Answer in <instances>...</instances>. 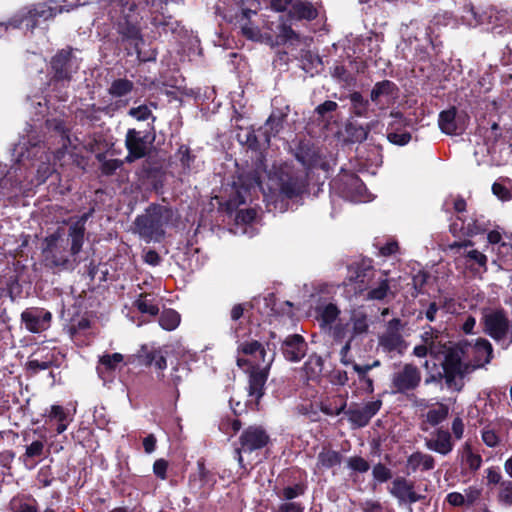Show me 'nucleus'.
I'll return each instance as SVG.
<instances>
[{
  "label": "nucleus",
  "mask_w": 512,
  "mask_h": 512,
  "mask_svg": "<svg viewBox=\"0 0 512 512\" xmlns=\"http://www.w3.org/2000/svg\"><path fill=\"white\" fill-rule=\"evenodd\" d=\"M279 512H304V506L299 502H284L279 506Z\"/></svg>",
  "instance_id": "60"
},
{
  "label": "nucleus",
  "mask_w": 512,
  "mask_h": 512,
  "mask_svg": "<svg viewBox=\"0 0 512 512\" xmlns=\"http://www.w3.org/2000/svg\"><path fill=\"white\" fill-rule=\"evenodd\" d=\"M482 322L484 332L500 342L507 336L510 337L511 322L503 309H486L483 311Z\"/></svg>",
  "instance_id": "6"
},
{
  "label": "nucleus",
  "mask_w": 512,
  "mask_h": 512,
  "mask_svg": "<svg viewBox=\"0 0 512 512\" xmlns=\"http://www.w3.org/2000/svg\"><path fill=\"white\" fill-rule=\"evenodd\" d=\"M331 187L344 199L351 202H368L372 200L362 180L354 173L342 172L331 182Z\"/></svg>",
  "instance_id": "4"
},
{
  "label": "nucleus",
  "mask_w": 512,
  "mask_h": 512,
  "mask_svg": "<svg viewBox=\"0 0 512 512\" xmlns=\"http://www.w3.org/2000/svg\"><path fill=\"white\" fill-rule=\"evenodd\" d=\"M152 141L153 138H150L149 135L135 129H129L125 139V145L128 150V154L125 157L126 162L131 163L136 159L145 157Z\"/></svg>",
  "instance_id": "11"
},
{
  "label": "nucleus",
  "mask_w": 512,
  "mask_h": 512,
  "mask_svg": "<svg viewBox=\"0 0 512 512\" xmlns=\"http://www.w3.org/2000/svg\"><path fill=\"white\" fill-rule=\"evenodd\" d=\"M340 314V310L333 303L319 305L316 308V319L322 329H328L332 334L334 327L333 323L336 321Z\"/></svg>",
  "instance_id": "26"
},
{
  "label": "nucleus",
  "mask_w": 512,
  "mask_h": 512,
  "mask_svg": "<svg viewBox=\"0 0 512 512\" xmlns=\"http://www.w3.org/2000/svg\"><path fill=\"white\" fill-rule=\"evenodd\" d=\"M282 349L286 359L298 362L305 356L307 345L302 336L294 334L286 337Z\"/></svg>",
  "instance_id": "21"
},
{
  "label": "nucleus",
  "mask_w": 512,
  "mask_h": 512,
  "mask_svg": "<svg viewBox=\"0 0 512 512\" xmlns=\"http://www.w3.org/2000/svg\"><path fill=\"white\" fill-rule=\"evenodd\" d=\"M435 466V460L430 454L422 452L412 453L406 463L408 473H414L417 470L429 471Z\"/></svg>",
  "instance_id": "27"
},
{
  "label": "nucleus",
  "mask_w": 512,
  "mask_h": 512,
  "mask_svg": "<svg viewBox=\"0 0 512 512\" xmlns=\"http://www.w3.org/2000/svg\"><path fill=\"white\" fill-rule=\"evenodd\" d=\"M382 406L381 400L370 401L363 406H357L350 408L346 414L348 420L354 427L366 426L370 419L380 410Z\"/></svg>",
  "instance_id": "16"
},
{
  "label": "nucleus",
  "mask_w": 512,
  "mask_h": 512,
  "mask_svg": "<svg viewBox=\"0 0 512 512\" xmlns=\"http://www.w3.org/2000/svg\"><path fill=\"white\" fill-rule=\"evenodd\" d=\"M53 363V355L46 354L45 357H39V352L33 354V358H31L28 363V369L32 372L36 373L40 370L48 369Z\"/></svg>",
  "instance_id": "43"
},
{
  "label": "nucleus",
  "mask_w": 512,
  "mask_h": 512,
  "mask_svg": "<svg viewBox=\"0 0 512 512\" xmlns=\"http://www.w3.org/2000/svg\"><path fill=\"white\" fill-rule=\"evenodd\" d=\"M337 107H338V105L336 102L328 100V101H325L324 103L320 104L316 108V111L319 115L324 116L328 112L335 111L337 109Z\"/></svg>",
  "instance_id": "62"
},
{
  "label": "nucleus",
  "mask_w": 512,
  "mask_h": 512,
  "mask_svg": "<svg viewBox=\"0 0 512 512\" xmlns=\"http://www.w3.org/2000/svg\"><path fill=\"white\" fill-rule=\"evenodd\" d=\"M390 116L393 121L390 123V128L387 133L388 140L399 146L408 144L411 140V134L400 129L401 126L406 125L405 118L399 112H392Z\"/></svg>",
  "instance_id": "23"
},
{
  "label": "nucleus",
  "mask_w": 512,
  "mask_h": 512,
  "mask_svg": "<svg viewBox=\"0 0 512 512\" xmlns=\"http://www.w3.org/2000/svg\"><path fill=\"white\" fill-rule=\"evenodd\" d=\"M168 462L164 459H158L154 462L153 472L161 480H165L167 475Z\"/></svg>",
  "instance_id": "58"
},
{
  "label": "nucleus",
  "mask_w": 512,
  "mask_h": 512,
  "mask_svg": "<svg viewBox=\"0 0 512 512\" xmlns=\"http://www.w3.org/2000/svg\"><path fill=\"white\" fill-rule=\"evenodd\" d=\"M52 315L42 308L26 309L21 314V320L26 329L32 333H40L50 327Z\"/></svg>",
  "instance_id": "14"
},
{
  "label": "nucleus",
  "mask_w": 512,
  "mask_h": 512,
  "mask_svg": "<svg viewBox=\"0 0 512 512\" xmlns=\"http://www.w3.org/2000/svg\"><path fill=\"white\" fill-rule=\"evenodd\" d=\"M176 157L180 161L185 173L191 171L195 157L191 154L190 149L187 146H180L176 153Z\"/></svg>",
  "instance_id": "47"
},
{
  "label": "nucleus",
  "mask_w": 512,
  "mask_h": 512,
  "mask_svg": "<svg viewBox=\"0 0 512 512\" xmlns=\"http://www.w3.org/2000/svg\"><path fill=\"white\" fill-rule=\"evenodd\" d=\"M389 491L400 503L404 504H413L423 499V496L414 490L413 483L404 477L394 479Z\"/></svg>",
  "instance_id": "17"
},
{
  "label": "nucleus",
  "mask_w": 512,
  "mask_h": 512,
  "mask_svg": "<svg viewBox=\"0 0 512 512\" xmlns=\"http://www.w3.org/2000/svg\"><path fill=\"white\" fill-rule=\"evenodd\" d=\"M269 442V436L266 431L259 426H249L240 437V446L236 448L237 461L240 467L245 468L242 453H252L264 448Z\"/></svg>",
  "instance_id": "7"
},
{
  "label": "nucleus",
  "mask_w": 512,
  "mask_h": 512,
  "mask_svg": "<svg viewBox=\"0 0 512 512\" xmlns=\"http://www.w3.org/2000/svg\"><path fill=\"white\" fill-rule=\"evenodd\" d=\"M482 441L488 447L494 448L499 444L500 438L497 433L489 428L485 427L481 433Z\"/></svg>",
  "instance_id": "53"
},
{
  "label": "nucleus",
  "mask_w": 512,
  "mask_h": 512,
  "mask_svg": "<svg viewBox=\"0 0 512 512\" xmlns=\"http://www.w3.org/2000/svg\"><path fill=\"white\" fill-rule=\"evenodd\" d=\"M350 325H352L354 335H359V337L365 335L369 328L367 314L361 309L353 310L350 315Z\"/></svg>",
  "instance_id": "36"
},
{
  "label": "nucleus",
  "mask_w": 512,
  "mask_h": 512,
  "mask_svg": "<svg viewBox=\"0 0 512 512\" xmlns=\"http://www.w3.org/2000/svg\"><path fill=\"white\" fill-rule=\"evenodd\" d=\"M466 256L470 261L478 264L480 267L486 268L487 257L482 252L473 249L468 251Z\"/></svg>",
  "instance_id": "57"
},
{
  "label": "nucleus",
  "mask_w": 512,
  "mask_h": 512,
  "mask_svg": "<svg viewBox=\"0 0 512 512\" xmlns=\"http://www.w3.org/2000/svg\"><path fill=\"white\" fill-rule=\"evenodd\" d=\"M79 65L77 59L70 51L62 50L52 59V69L54 70V82L64 83L71 80L72 74L76 73Z\"/></svg>",
  "instance_id": "10"
},
{
  "label": "nucleus",
  "mask_w": 512,
  "mask_h": 512,
  "mask_svg": "<svg viewBox=\"0 0 512 512\" xmlns=\"http://www.w3.org/2000/svg\"><path fill=\"white\" fill-rule=\"evenodd\" d=\"M123 355L120 353L105 354L100 357L97 366V372L102 379L106 378V374L117 369L118 365L123 362Z\"/></svg>",
  "instance_id": "33"
},
{
  "label": "nucleus",
  "mask_w": 512,
  "mask_h": 512,
  "mask_svg": "<svg viewBox=\"0 0 512 512\" xmlns=\"http://www.w3.org/2000/svg\"><path fill=\"white\" fill-rule=\"evenodd\" d=\"M180 324V315L173 309L164 310L159 317V325L167 331L175 330Z\"/></svg>",
  "instance_id": "42"
},
{
  "label": "nucleus",
  "mask_w": 512,
  "mask_h": 512,
  "mask_svg": "<svg viewBox=\"0 0 512 512\" xmlns=\"http://www.w3.org/2000/svg\"><path fill=\"white\" fill-rule=\"evenodd\" d=\"M256 11L251 9H243L239 16H237V22L240 25L243 35L248 39H255L259 35L258 29L250 23V18L255 15Z\"/></svg>",
  "instance_id": "35"
},
{
  "label": "nucleus",
  "mask_w": 512,
  "mask_h": 512,
  "mask_svg": "<svg viewBox=\"0 0 512 512\" xmlns=\"http://www.w3.org/2000/svg\"><path fill=\"white\" fill-rule=\"evenodd\" d=\"M273 361L274 357L273 355H270L268 360H265V365H261L259 361L253 360L251 362L253 369H244L249 373V396L255 397L256 401H258L264 394V386Z\"/></svg>",
  "instance_id": "8"
},
{
  "label": "nucleus",
  "mask_w": 512,
  "mask_h": 512,
  "mask_svg": "<svg viewBox=\"0 0 512 512\" xmlns=\"http://www.w3.org/2000/svg\"><path fill=\"white\" fill-rule=\"evenodd\" d=\"M343 455L329 446H323L317 455L315 473L325 470H334L342 463Z\"/></svg>",
  "instance_id": "24"
},
{
  "label": "nucleus",
  "mask_w": 512,
  "mask_h": 512,
  "mask_svg": "<svg viewBox=\"0 0 512 512\" xmlns=\"http://www.w3.org/2000/svg\"><path fill=\"white\" fill-rule=\"evenodd\" d=\"M493 194L501 201H508L512 199V192L506 186L495 182L492 185Z\"/></svg>",
  "instance_id": "55"
},
{
  "label": "nucleus",
  "mask_w": 512,
  "mask_h": 512,
  "mask_svg": "<svg viewBox=\"0 0 512 512\" xmlns=\"http://www.w3.org/2000/svg\"><path fill=\"white\" fill-rule=\"evenodd\" d=\"M44 416L45 424L51 427L55 426L58 434L63 433L73 420L68 410L60 405H52L45 411Z\"/></svg>",
  "instance_id": "19"
},
{
  "label": "nucleus",
  "mask_w": 512,
  "mask_h": 512,
  "mask_svg": "<svg viewBox=\"0 0 512 512\" xmlns=\"http://www.w3.org/2000/svg\"><path fill=\"white\" fill-rule=\"evenodd\" d=\"M350 101L356 116H366L369 106L368 100L364 99L360 93L354 92L350 95Z\"/></svg>",
  "instance_id": "45"
},
{
  "label": "nucleus",
  "mask_w": 512,
  "mask_h": 512,
  "mask_svg": "<svg viewBox=\"0 0 512 512\" xmlns=\"http://www.w3.org/2000/svg\"><path fill=\"white\" fill-rule=\"evenodd\" d=\"M500 136V127L497 123H493L491 125V127L489 129H487L485 131V139L487 140V148L484 149L483 146L479 147V149H476L475 150V156L477 157L479 154L482 155V158L481 159H478L477 158V162L480 163V162H484L485 161V152L486 153H490V149H491V146H490V143H495L498 139V137Z\"/></svg>",
  "instance_id": "39"
},
{
  "label": "nucleus",
  "mask_w": 512,
  "mask_h": 512,
  "mask_svg": "<svg viewBox=\"0 0 512 512\" xmlns=\"http://www.w3.org/2000/svg\"><path fill=\"white\" fill-rule=\"evenodd\" d=\"M306 187V177L303 172L283 163L273 166L267 172L266 180L261 181L249 175H241L229 188L227 209L233 211L240 205L251 200L252 193L259 188L265 200L277 202L278 199L293 198L300 195Z\"/></svg>",
  "instance_id": "1"
},
{
  "label": "nucleus",
  "mask_w": 512,
  "mask_h": 512,
  "mask_svg": "<svg viewBox=\"0 0 512 512\" xmlns=\"http://www.w3.org/2000/svg\"><path fill=\"white\" fill-rule=\"evenodd\" d=\"M447 502L454 506V507H460L466 504V497H464L463 494L459 492H451L446 496Z\"/></svg>",
  "instance_id": "59"
},
{
  "label": "nucleus",
  "mask_w": 512,
  "mask_h": 512,
  "mask_svg": "<svg viewBox=\"0 0 512 512\" xmlns=\"http://www.w3.org/2000/svg\"><path fill=\"white\" fill-rule=\"evenodd\" d=\"M238 352L245 356L237 358V365L243 369H253L251 364L253 360L259 361L261 365H265V360H268L270 355L274 356L273 353L268 354L264 346L256 340L241 343L238 346Z\"/></svg>",
  "instance_id": "12"
},
{
  "label": "nucleus",
  "mask_w": 512,
  "mask_h": 512,
  "mask_svg": "<svg viewBox=\"0 0 512 512\" xmlns=\"http://www.w3.org/2000/svg\"><path fill=\"white\" fill-rule=\"evenodd\" d=\"M169 211L160 205L149 206L145 213L135 219V231L146 242L159 241L164 235Z\"/></svg>",
  "instance_id": "3"
},
{
  "label": "nucleus",
  "mask_w": 512,
  "mask_h": 512,
  "mask_svg": "<svg viewBox=\"0 0 512 512\" xmlns=\"http://www.w3.org/2000/svg\"><path fill=\"white\" fill-rule=\"evenodd\" d=\"M498 500L505 506L512 505V481L501 482Z\"/></svg>",
  "instance_id": "49"
},
{
  "label": "nucleus",
  "mask_w": 512,
  "mask_h": 512,
  "mask_svg": "<svg viewBox=\"0 0 512 512\" xmlns=\"http://www.w3.org/2000/svg\"><path fill=\"white\" fill-rule=\"evenodd\" d=\"M138 357L145 365L154 366L160 371L167 367V361L162 349L148 350L146 347H142Z\"/></svg>",
  "instance_id": "29"
},
{
  "label": "nucleus",
  "mask_w": 512,
  "mask_h": 512,
  "mask_svg": "<svg viewBox=\"0 0 512 512\" xmlns=\"http://www.w3.org/2000/svg\"><path fill=\"white\" fill-rule=\"evenodd\" d=\"M45 451V443L43 440H34L30 444L25 446V452L22 456H20V460L23 464L32 469L37 465V458H40Z\"/></svg>",
  "instance_id": "28"
},
{
  "label": "nucleus",
  "mask_w": 512,
  "mask_h": 512,
  "mask_svg": "<svg viewBox=\"0 0 512 512\" xmlns=\"http://www.w3.org/2000/svg\"><path fill=\"white\" fill-rule=\"evenodd\" d=\"M292 17L297 19L312 20L317 17V10L309 2L297 1L290 11Z\"/></svg>",
  "instance_id": "37"
},
{
  "label": "nucleus",
  "mask_w": 512,
  "mask_h": 512,
  "mask_svg": "<svg viewBox=\"0 0 512 512\" xmlns=\"http://www.w3.org/2000/svg\"><path fill=\"white\" fill-rule=\"evenodd\" d=\"M144 261L151 266H157L161 262V257L156 251L148 250L144 254Z\"/></svg>",
  "instance_id": "64"
},
{
  "label": "nucleus",
  "mask_w": 512,
  "mask_h": 512,
  "mask_svg": "<svg viewBox=\"0 0 512 512\" xmlns=\"http://www.w3.org/2000/svg\"><path fill=\"white\" fill-rule=\"evenodd\" d=\"M15 151L19 154L18 161H22L24 159H43V155L45 160H49V157L46 155L45 146L40 143H32L30 146H27L25 142L19 143Z\"/></svg>",
  "instance_id": "30"
},
{
  "label": "nucleus",
  "mask_w": 512,
  "mask_h": 512,
  "mask_svg": "<svg viewBox=\"0 0 512 512\" xmlns=\"http://www.w3.org/2000/svg\"><path fill=\"white\" fill-rule=\"evenodd\" d=\"M331 335L337 341H345L349 343H352L354 339L359 337V335H354L352 325H350V319L346 323L339 322L335 324Z\"/></svg>",
  "instance_id": "38"
},
{
  "label": "nucleus",
  "mask_w": 512,
  "mask_h": 512,
  "mask_svg": "<svg viewBox=\"0 0 512 512\" xmlns=\"http://www.w3.org/2000/svg\"><path fill=\"white\" fill-rule=\"evenodd\" d=\"M373 477L379 482H386L391 478V471L382 464H377L373 468Z\"/></svg>",
  "instance_id": "56"
},
{
  "label": "nucleus",
  "mask_w": 512,
  "mask_h": 512,
  "mask_svg": "<svg viewBox=\"0 0 512 512\" xmlns=\"http://www.w3.org/2000/svg\"><path fill=\"white\" fill-rule=\"evenodd\" d=\"M399 329V319H392L389 321L386 332L379 339V344L384 351L402 353L406 348L405 341L403 340Z\"/></svg>",
  "instance_id": "15"
},
{
  "label": "nucleus",
  "mask_w": 512,
  "mask_h": 512,
  "mask_svg": "<svg viewBox=\"0 0 512 512\" xmlns=\"http://www.w3.org/2000/svg\"><path fill=\"white\" fill-rule=\"evenodd\" d=\"M394 84L390 81H383L377 83L371 91V100L377 103H382L383 97H389L394 89Z\"/></svg>",
  "instance_id": "44"
},
{
  "label": "nucleus",
  "mask_w": 512,
  "mask_h": 512,
  "mask_svg": "<svg viewBox=\"0 0 512 512\" xmlns=\"http://www.w3.org/2000/svg\"><path fill=\"white\" fill-rule=\"evenodd\" d=\"M304 494V486L301 484H295L293 486L285 487L282 490L281 498L286 502H292L291 500Z\"/></svg>",
  "instance_id": "52"
},
{
  "label": "nucleus",
  "mask_w": 512,
  "mask_h": 512,
  "mask_svg": "<svg viewBox=\"0 0 512 512\" xmlns=\"http://www.w3.org/2000/svg\"><path fill=\"white\" fill-rule=\"evenodd\" d=\"M256 217L257 210L255 208L250 207L245 209H239L235 216V221L237 225H246L255 221Z\"/></svg>",
  "instance_id": "48"
},
{
  "label": "nucleus",
  "mask_w": 512,
  "mask_h": 512,
  "mask_svg": "<svg viewBox=\"0 0 512 512\" xmlns=\"http://www.w3.org/2000/svg\"><path fill=\"white\" fill-rule=\"evenodd\" d=\"M134 88L132 81L128 79H116L108 88V93L112 97L122 98L128 95Z\"/></svg>",
  "instance_id": "40"
},
{
  "label": "nucleus",
  "mask_w": 512,
  "mask_h": 512,
  "mask_svg": "<svg viewBox=\"0 0 512 512\" xmlns=\"http://www.w3.org/2000/svg\"><path fill=\"white\" fill-rule=\"evenodd\" d=\"M481 492L476 487H469L465 490L466 504L472 505L480 496Z\"/></svg>",
  "instance_id": "63"
},
{
  "label": "nucleus",
  "mask_w": 512,
  "mask_h": 512,
  "mask_svg": "<svg viewBox=\"0 0 512 512\" xmlns=\"http://www.w3.org/2000/svg\"><path fill=\"white\" fill-rule=\"evenodd\" d=\"M422 375L419 368L406 363L397 367L390 376V388L393 394H408L417 389L421 383Z\"/></svg>",
  "instance_id": "5"
},
{
  "label": "nucleus",
  "mask_w": 512,
  "mask_h": 512,
  "mask_svg": "<svg viewBox=\"0 0 512 512\" xmlns=\"http://www.w3.org/2000/svg\"><path fill=\"white\" fill-rule=\"evenodd\" d=\"M462 352L472 358L473 368H480L491 361L493 347L487 339L478 338L474 343H465Z\"/></svg>",
  "instance_id": "13"
},
{
  "label": "nucleus",
  "mask_w": 512,
  "mask_h": 512,
  "mask_svg": "<svg viewBox=\"0 0 512 512\" xmlns=\"http://www.w3.org/2000/svg\"><path fill=\"white\" fill-rule=\"evenodd\" d=\"M345 406H346L345 402H342L340 404V406H335V407H333L331 405H327V404H322L321 405V411L323 413H325L326 415L336 416V415H339L341 412L344 411Z\"/></svg>",
  "instance_id": "61"
},
{
  "label": "nucleus",
  "mask_w": 512,
  "mask_h": 512,
  "mask_svg": "<svg viewBox=\"0 0 512 512\" xmlns=\"http://www.w3.org/2000/svg\"><path fill=\"white\" fill-rule=\"evenodd\" d=\"M445 381L450 388L460 390L462 387L463 365L458 356L447 357L443 362Z\"/></svg>",
  "instance_id": "20"
},
{
  "label": "nucleus",
  "mask_w": 512,
  "mask_h": 512,
  "mask_svg": "<svg viewBox=\"0 0 512 512\" xmlns=\"http://www.w3.org/2000/svg\"><path fill=\"white\" fill-rule=\"evenodd\" d=\"M421 340L427 344L429 354L435 357L444 356V360L453 358L456 355L451 351L450 342L443 332L428 326V329L421 334Z\"/></svg>",
  "instance_id": "9"
},
{
  "label": "nucleus",
  "mask_w": 512,
  "mask_h": 512,
  "mask_svg": "<svg viewBox=\"0 0 512 512\" xmlns=\"http://www.w3.org/2000/svg\"><path fill=\"white\" fill-rule=\"evenodd\" d=\"M13 512H38V504L34 498L17 497L10 503Z\"/></svg>",
  "instance_id": "41"
},
{
  "label": "nucleus",
  "mask_w": 512,
  "mask_h": 512,
  "mask_svg": "<svg viewBox=\"0 0 512 512\" xmlns=\"http://www.w3.org/2000/svg\"><path fill=\"white\" fill-rule=\"evenodd\" d=\"M425 446L427 449L445 456L453 450L454 443L448 431L438 429L430 438L425 440Z\"/></svg>",
  "instance_id": "22"
},
{
  "label": "nucleus",
  "mask_w": 512,
  "mask_h": 512,
  "mask_svg": "<svg viewBox=\"0 0 512 512\" xmlns=\"http://www.w3.org/2000/svg\"><path fill=\"white\" fill-rule=\"evenodd\" d=\"M347 466L349 469L359 473H365L369 470V463L360 456L350 457L347 461Z\"/></svg>",
  "instance_id": "51"
},
{
  "label": "nucleus",
  "mask_w": 512,
  "mask_h": 512,
  "mask_svg": "<svg viewBox=\"0 0 512 512\" xmlns=\"http://www.w3.org/2000/svg\"><path fill=\"white\" fill-rule=\"evenodd\" d=\"M90 216L91 212L85 213L73 222L67 238L60 229L44 238L41 251L46 266L72 270L80 263L78 255L84 244L85 225Z\"/></svg>",
  "instance_id": "2"
},
{
  "label": "nucleus",
  "mask_w": 512,
  "mask_h": 512,
  "mask_svg": "<svg viewBox=\"0 0 512 512\" xmlns=\"http://www.w3.org/2000/svg\"><path fill=\"white\" fill-rule=\"evenodd\" d=\"M460 459L463 465H465L471 471H477L482 465V457L478 452L473 451L472 446L469 442H465L459 450Z\"/></svg>",
  "instance_id": "31"
},
{
  "label": "nucleus",
  "mask_w": 512,
  "mask_h": 512,
  "mask_svg": "<svg viewBox=\"0 0 512 512\" xmlns=\"http://www.w3.org/2000/svg\"><path fill=\"white\" fill-rule=\"evenodd\" d=\"M128 114L137 121H145L149 118H152L153 121L155 120L150 107L147 105H140L138 107L131 108Z\"/></svg>",
  "instance_id": "50"
},
{
  "label": "nucleus",
  "mask_w": 512,
  "mask_h": 512,
  "mask_svg": "<svg viewBox=\"0 0 512 512\" xmlns=\"http://www.w3.org/2000/svg\"><path fill=\"white\" fill-rule=\"evenodd\" d=\"M486 14L488 22L493 25V28H510L512 25V16L508 10L492 7L486 12Z\"/></svg>",
  "instance_id": "34"
},
{
  "label": "nucleus",
  "mask_w": 512,
  "mask_h": 512,
  "mask_svg": "<svg viewBox=\"0 0 512 512\" xmlns=\"http://www.w3.org/2000/svg\"><path fill=\"white\" fill-rule=\"evenodd\" d=\"M449 409L446 405L440 404L434 409H430L426 414L427 421L435 426L443 422L448 416Z\"/></svg>",
  "instance_id": "46"
},
{
  "label": "nucleus",
  "mask_w": 512,
  "mask_h": 512,
  "mask_svg": "<svg viewBox=\"0 0 512 512\" xmlns=\"http://www.w3.org/2000/svg\"><path fill=\"white\" fill-rule=\"evenodd\" d=\"M374 273L375 271L372 268H367L363 271V273L357 274L356 280L361 284H365V288L369 289L367 294L368 299L382 300L387 296L390 289L388 280L386 278H380L377 282V286L373 287L370 282L374 276Z\"/></svg>",
  "instance_id": "18"
},
{
  "label": "nucleus",
  "mask_w": 512,
  "mask_h": 512,
  "mask_svg": "<svg viewBox=\"0 0 512 512\" xmlns=\"http://www.w3.org/2000/svg\"><path fill=\"white\" fill-rule=\"evenodd\" d=\"M134 306L142 314L156 316L159 313V300L152 294H140L135 300Z\"/></svg>",
  "instance_id": "32"
},
{
  "label": "nucleus",
  "mask_w": 512,
  "mask_h": 512,
  "mask_svg": "<svg viewBox=\"0 0 512 512\" xmlns=\"http://www.w3.org/2000/svg\"><path fill=\"white\" fill-rule=\"evenodd\" d=\"M127 105H128L127 100L118 99L114 102H111V103L99 108V110L101 112H104L107 115L112 116V115H114L115 112L125 108Z\"/></svg>",
  "instance_id": "54"
},
{
  "label": "nucleus",
  "mask_w": 512,
  "mask_h": 512,
  "mask_svg": "<svg viewBox=\"0 0 512 512\" xmlns=\"http://www.w3.org/2000/svg\"><path fill=\"white\" fill-rule=\"evenodd\" d=\"M438 125L441 131L447 135L460 134L464 130V126L457 119L455 107L442 111L439 114Z\"/></svg>",
  "instance_id": "25"
}]
</instances>
